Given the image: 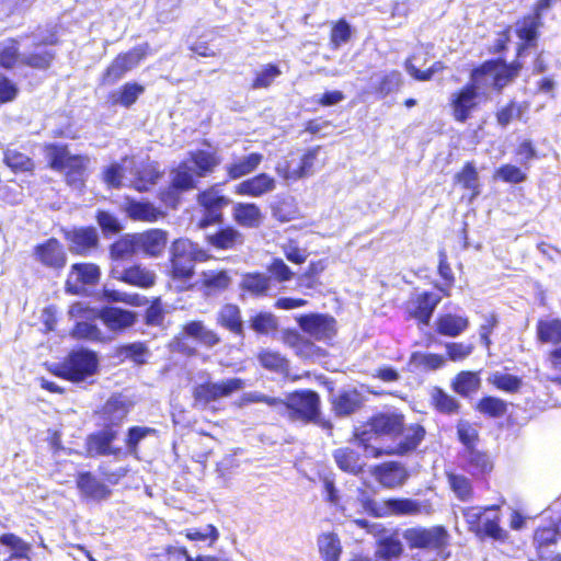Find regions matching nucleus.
<instances>
[{
  "instance_id": "nucleus-49",
  "label": "nucleus",
  "mask_w": 561,
  "mask_h": 561,
  "mask_svg": "<svg viewBox=\"0 0 561 561\" xmlns=\"http://www.w3.org/2000/svg\"><path fill=\"white\" fill-rule=\"evenodd\" d=\"M474 410L489 419H501L507 414L508 403L495 396H483L474 405Z\"/></svg>"
},
{
  "instance_id": "nucleus-27",
  "label": "nucleus",
  "mask_w": 561,
  "mask_h": 561,
  "mask_svg": "<svg viewBox=\"0 0 561 561\" xmlns=\"http://www.w3.org/2000/svg\"><path fill=\"white\" fill-rule=\"evenodd\" d=\"M111 274L116 280L139 288H150L156 284L157 279L154 272L141 264H133L123 270L113 267Z\"/></svg>"
},
{
  "instance_id": "nucleus-61",
  "label": "nucleus",
  "mask_w": 561,
  "mask_h": 561,
  "mask_svg": "<svg viewBox=\"0 0 561 561\" xmlns=\"http://www.w3.org/2000/svg\"><path fill=\"white\" fill-rule=\"evenodd\" d=\"M401 84V72L392 70L380 78L379 82L374 87L373 92L377 98L383 99L391 92L397 91Z\"/></svg>"
},
{
  "instance_id": "nucleus-37",
  "label": "nucleus",
  "mask_w": 561,
  "mask_h": 561,
  "mask_svg": "<svg viewBox=\"0 0 561 561\" xmlns=\"http://www.w3.org/2000/svg\"><path fill=\"white\" fill-rule=\"evenodd\" d=\"M319 147L308 149L301 157L299 165L293 168L289 161L276 165L277 174L285 180H298L308 175L314 164Z\"/></svg>"
},
{
  "instance_id": "nucleus-50",
  "label": "nucleus",
  "mask_w": 561,
  "mask_h": 561,
  "mask_svg": "<svg viewBox=\"0 0 561 561\" xmlns=\"http://www.w3.org/2000/svg\"><path fill=\"white\" fill-rule=\"evenodd\" d=\"M249 328L257 335L274 334L279 329L277 317L270 311H257L249 318Z\"/></svg>"
},
{
  "instance_id": "nucleus-33",
  "label": "nucleus",
  "mask_w": 561,
  "mask_h": 561,
  "mask_svg": "<svg viewBox=\"0 0 561 561\" xmlns=\"http://www.w3.org/2000/svg\"><path fill=\"white\" fill-rule=\"evenodd\" d=\"M137 251H141L150 257H158L164 251L168 243V233L162 229H149L142 233H134Z\"/></svg>"
},
{
  "instance_id": "nucleus-56",
  "label": "nucleus",
  "mask_w": 561,
  "mask_h": 561,
  "mask_svg": "<svg viewBox=\"0 0 561 561\" xmlns=\"http://www.w3.org/2000/svg\"><path fill=\"white\" fill-rule=\"evenodd\" d=\"M353 28L345 18H340L331 23L329 44L332 49H337L351 41Z\"/></svg>"
},
{
  "instance_id": "nucleus-34",
  "label": "nucleus",
  "mask_w": 561,
  "mask_h": 561,
  "mask_svg": "<svg viewBox=\"0 0 561 561\" xmlns=\"http://www.w3.org/2000/svg\"><path fill=\"white\" fill-rule=\"evenodd\" d=\"M387 516H415L432 512L431 502H419L409 497L386 499Z\"/></svg>"
},
{
  "instance_id": "nucleus-60",
  "label": "nucleus",
  "mask_w": 561,
  "mask_h": 561,
  "mask_svg": "<svg viewBox=\"0 0 561 561\" xmlns=\"http://www.w3.org/2000/svg\"><path fill=\"white\" fill-rule=\"evenodd\" d=\"M55 56V53L51 50H35L23 56L21 59V65L32 69L47 70L50 68Z\"/></svg>"
},
{
  "instance_id": "nucleus-15",
  "label": "nucleus",
  "mask_w": 561,
  "mask_h": 561,
  "mask_svg": "<svg viewBox=\"0 0 561 561\" xmlns=\"http://www.w3.org/2000/svg\"><path fill=\"white\" fill-rule=\"evenodd\" d=\"M32 256L39 266L55 273L61 272L68 262L64 244L55 237L35 244L32 250Z\"/></svg>"
},
{
  "instance_id": "nucleus-20",
  "label": "nucleus",
  "mask_w": 561,
  "mask_h": 561,
  "mask_svg": "<svg viewBox=\"0 0 561 561\" xmlns=\"http://www.w3.org/2000/svg\"><path fill=\"white\" fill-rule=\"evenodd\" d=\"M459 457L462 461L461 469L468 472L474 481L488 482L495 467L494 458L488 450L479 448L462 450Z\"/></svg>"
},
{
  "instance_id": "nucleus-48",
  "label": "nucleus",
  "mask_w": 561,
  "mask_h": 561,
  "mask_svg": "<svg viewBox=\"0 0 561 561\" xmlns=\"http://www.w3.org/2000/svg\"><path fill=\"white\" fill-rule=\"evenodd\" d=\"M135 234H125L116 239L108 247V255L112 262L121 263L131 259L137 253Z\"/></svg>"
},
{
  "instance_id": "nucleus-11",
  "label": "nucleus",
  "mask_w": 561,
  "mask_h": 561,
  "mask_svg": "<svg viewBox=\"0 0 561 561\" xmlns=\"http://www.w3.org/2000/svg\"><path fill=\"white\" fill-rule=\"evenodd\" d=\"M188 339L195 340L206 348H213L221 343L219 333L207 328L202 320H191L181 327L180 332L172 340L173 350L186 356H195L197 350L188 344Z\"/></svg>"
},
{
  "instance_id": "nucleus-14",
  "label": "nucleus",
  "mask_w": 561,
  "mask_h": 561,
  "mask_svg": "<svg viewBox=\"0 0 561 561\" xmlns=\"http://www.w3.org/2000/svg\"><path fill=\"white\" fill-rule=\"evenodd\" d=\"M170 174V182L159 190L158 199L162 206L174 210L180 206L183 193L197 187V181L193 180L183 165L172 168Z\"/></svg>"
},
{
  "instance_id": "nucleus-53",
  "label": "nucleus",
  "mask_w": 561,
  "mask_h": 561,
  "mask_svg": "<svg viewBox=\"0 0 561 561\" xmlns=\"http://www.w3.org/2000/svg\"><path fill=\"white\" fill-rule=\"evenodd\" d=\"M3 163L15 174L33 173L35 169L33 159L16 149L8 148L3 151Z\"/></svg>"
},
{
  "instance_id": "nucleus-13",
  "label": "nucleus",
  "mask_w": 561,
  "mask_h": 561,
  "mask_svg": "<svg viewBox=\"0 0 561 561\" xmlns=\"http://www.w3.org/2000/svg\"><path fill=\"white\" fill-rule=\"evenodd\" d=\"M196 203L202 211L197 226L204 229L224 221V209L230 198L221 192L219 184H213L197 193Z\"/></svg>"
},
{
  "instance_id": "nucleus-35",
  "label": "nucleus",
  "mask_w": 561,
  "mask_h": 561,
  "mask_svg": "<svg viewBox=\"0 0 561 561\" xmlns=\"http://www.w3.org/2000/svg\"><path fill=\"white\" fill-rule=\"evenodd\" d=\"M469 327L470 321L467 316L445 312L438 314L435 319L434 330L439 336L455 339L467 331Z\"/></svg>"
},
{
  "instance_id": "nucleus-52",
  "label": "nucleus",
  "mask_w": 561,
  "mask_h": 561,
  "mask_svg": "<svg viewBox=\"0 0 561 561\" xmlns=\"http://www.w3.org/2000/svg\"><path fill=\"white\" fill-rule=\"evenodd\" d=\"M431 405L437 412L448 415L456 414L460 410L459 401L438 386L431 390Z\"/></svg>"
},
{
  "instance_id": "nucleus-1",
  "label": "nucleus",
  "mask_w": 561,
  "mask_h": 561,
  "mask_svg": "<svg viewBox=\"0 0 561 561\" xmlns=\"http://www.w3.org/2000/svg\"><path fill=\"white\" fill-rule=\"evenodd\" d=\"M425 436L421 423H407L402 411L387 409L374 412L354 426L350 442L371 458L405 457L417 450Z\"/></svg>"
},
{
  "instance_id": "nucleus-24",
  "label": "nucleus",
  "mask_w": 561,
  "mask_h": 561,
  "mask_svg": "<svg viewBox=\"0 0 561 561\" xmlns=\"http://www.w3.org/2000/svg\"><path fill=\"white\" fill-rule=\"evenodd\" d=\"M123 213L133 221L156 222L163 219L167 213L148 199H136L125 196L122 207Z\"/></svg>"
},
{
  "instance_id": "nucleus-63",
  "label": "nucleus",
  "mask_w": 561,
  "mask_h": 561,
  "mask_svg": "<svg viewBox=\"0 0 561 561\" xmlns=\"http://www.w3.org/2000/svg\"><path fill=\"white\" fill-rule=\"evenodd\" d=\"M75 340L98 342L102 340V333L94 321H77L69 332Z\"/></svg>"
},
{
  "instance_id": "nucleus-5",
  "label": "nucleus",
  "mask_w": 561,
  "mask_h": 561,
  "mask_svg": "<svg viewBox=\"0 0 561 561\" xmlns=\"http://www.w3.org/2000/svg\"><path fill=\"white\" fill-rule=\"evenodd\" d=\"M47 167L64 175L68 185H83L90 159L85 154H71L67 144L48 142L43 146Z\"/></svg>"
},
{
  "instance_id": "nucleus-19",
  "label": "nucleus",
  "mask_w": 561,
  "mask_h": 561,
  "mask_svg": "<svg viewBox=\"0 0 561 561\" xmlns=\"http://www.w3.org/2000/svg\"><path fill=\"white\" fill-rule=\"evenodd\" d=\"M190 240L176 239L173 241L170 253L169 276L174 282L187 283L195 274V265L190 256Z\"/></svg>"
},
{
  "instance_id": "nucleus-54",
  "label": "nucleus",
  "mask_w": 561,
  "mask_h": 561,
  "mask_svg": "<svg viewBox=\"0 0 561 561\" xmlns=\"http://www.w3.org/2000/svg\"><path fill=\"white\" fill-rule=\"evenodd\" d=\"M128 404L122 400L119 394L111 396L100 410L101 417L106 421H112L116 414H118L116 422H111L118 426L128 413Z\"/></svg>"
},
{
  "instance_id": "nucleus-25",
  "label": "nucleus",
  "mask_w": 561,
  "mask_h": 561,
  "mask_svg": "<svg viewBox=\"0 0 561 561\" xmlns=\"http://www.w3.org/2000/svg\"><path fill=\"white\" fill-rule=\"evenodd\" d=\"M65 239L75 255H88L99 247L100 240L96 229L92 226L73 228L65 232Z\"/></svg>"
},
{
  "instance_id": "nucleus-41",
  "label": "nucleus",
  "mask_w": 561,
  "mask_h": 561,
  "mask_svg": "<svg viewBox=\"0 0 561 561\" xmlns=\"http://www.w3.org/2000/svg\"><path fill=\"white\" fill-rule=\"evenodd\" d=\"M263 154L251 152L242 158L233 159L226 165V175L229 181L238 180L253 173L262 163Z\"/></svg>"
},
{
  "instance_id": "nucleus-42",
  "label": "nucleus",
  "mask_w": 561,
  "mask_h": 561,
  "mask_svg": "<svg viewBox=\"0 0 561 561\" xmlns=\"http://www.w3.org/2000/svg\"><path fill=\"white\" fill-rule=\"evenodd\" d=\"M145 92V87L136 81H128L122 84L117 91L107 95V102L112 106L121 105L125 108L131 107L140 95Z\"/></svg>"
},
{
  "instance_id": "nucleus-45",
  "label": "nucleus",
  "mask_w": 561,
  "mask_h": 561,
  "mask_svg": "<svg viewBox=\"0 0 561 561\" xmlns=\"http://www.w3.org/2000/svg\"><path fill=\"white\" fill-rule=\"evenodd\" d=\"M536 339L540 344H561V319H538L536 322Z\"/></svg>"
},
{
  "instance_id": "nucleus-9",
  "label": "nucleus",
  "mask_w": 561,
  "mask_h": 561,
  "mask_svg": "<svg viewBox=\"0 0 561 561\" xmlns=\"http://www.w3.org/2000/svg\"><path fill=\"white\" fill-rule=\"evenodd\" d=\"M499 510L500 507L497 505L465 507L462 510V516L468 530L480 539L506 540L507 531L501 527Z\"/></svg>"
},
{
  "instance_id": "nucleus-6",
  "label": "nucleus",
  "mask_w": 561,
  "mask_h": 561,
  "mask_svg": "<svg viewBox=\"0 0 561 561\" xmlns=\"http://www.w3.org/2000/svg\"><path fill=\"white\" fill-rule=\"evenodd\" d=\"M100 360L95 351L79 347L69 351L57 363L47 364L46 369L55 377L79 383L98 374Z\"/></svg>"
},
{
  "instance_id": "nucleus-30",
  "label": "nucleus",
  "mask_w": 561,
  "mask_h": 561,
  "mask_svg": "<svg viewBox=\"0 0 561 561\" xmlns=\"http://www.w3.org/2000/svg\"><path fill=\"white\" fill-rule=\"evenodd\" d=\"M114 424H106L104 428L88 435L85 448L88 453L99 456L117 455L119 448H113L111 445L117 438V430Z\"/></svg>"
},
{
  "instance_id": "nucleus-18",
  "label": "nucleus",
  "mask_w": 561,
  "mask_h": 561,
  "mask_svg": "<svg viewBox=\"0 0 561 561\" xmlns=\"http://www.w3.org/2000/svg\"><path fill=\"white\" fill-rule=\"evenodd\" d=\"M440 301L442 296L432 291L413 295L404 306L405 319L414 320L420 327L428 325Z\"/></svg>"
},
{
  "instance_id": "nucleus-44",
  "label": "nucleus",
  "mask_w": 561,
  "mask_h": 561,
  "mask_svg": "<svg viewBox=\"0 0 561 561\" xmlns=\"http://www.w3.org/2000/svg\"><path fill=\"white\" fill-rule=\"evenodd\" d=\"M450 387L454 392L469 398L481 388L479 371L461 370L451 379Z\"/></svg>"
},
{
  "instance_id": "nucleus-59",
  "label": "nucleus",
  "mask_w": 561,
  "mask_h": 561,
  "mask_svg": "<svg viewBox=\"0 0 561 561\" xmlns=\"http://www.w3.org/2000/svg\"><path fill=\"white\" fill-rule=\"evenodd\" d=\"M489 382L497 390L506 393H517L522 386L523 379L516 375L495 373L489 378Z\"/></svg>"
},
{
  "instance_id": "nucleus-40",
  "label": "nucleus",
  "mask_w": 561,
  "mask_h": 561,
  "mask_svg": "<svg viewBox=\"0 0 561 561\" xmlns=\"http://www.w3.org/2000/svg\"><path fill=\"white\" fill-rule=\"evenodd\" d=\"M100 319L110 330L119 331L131 327L136 314L126 309L106 306L100 309Z\"/></svg>"
},
{
  "instance_id": "nucleus-47",
  "label": "nucleus",
  "mask_w": 561,
  "mask_h": 561,
  "mask_svg": "<svg viewBox=\"0 0 561 561\" xmlns=\"http://www.w3.org/2000/svg\"><path fill=\"white\" fill-rule=\"evenodd\" d=\"M317 543L322 561H340L343 547L337 534L333 531L320 534Z\"/></svg>"
},
{
  "instance_id": "nucleus-26",
  "label": "nucleus",
  "mask_w": 561,
  "mask_h": 561,
  "mask_svg": "<svg viewBox=\"0 0 561 561\" xmlns=\"http://www.w3.org/2000/svg\"><path fill=\"white\" fill-rule=\"evenodd\" d=\"M331 410L336 417H348L364 407V397L356 388L342 389L329 399Z\"/></svg>"
},
{
  "instance_id": "nucleus-3",
  "label": "nucleus",
  "mask_w": 561,
  "mask_h": 561,
  "mask_svg": "<svg viewBox=\"0 0 561 561\" xmlns=\"http://www.w3.org/2000/svg\"><path fill=\"white\" fill-rule=\"evenodd\" d=\"M416 561H446L450 558V535L444 525L414 526L402 533Z\"/></svg>"
},
{
  "instance_id": "nucleus-62",
  "label": "nucleus",
  "mask_w": 561,
  "mask_h": 561,
  "mask_svg": "<svg viewBox=\"0 0 561 561\" xmlns=\"http://www.w3.org/2000/svg\"><path fill=\"white\" fill-rule=\"evenodd\" d=\"M282 75V70L276 64H266L259 71L255 72L251 88L267 89L272 85L274 80Z\"/></svg>"
},
{
  "instance_id": "nucleus-39",
  "label": "nucleus",
  "mask_w": 561,
  "mask_h": 561,
  "mask_svg": "<svg viewBox=\"0 0 561 561\" xmlns=\"http://www.w3.org/2000/svg\"><path fill=\"white\" fill-rule=\"evenodd\" d=\"M231 285V277L226 270L203 271L199 279V289L206 296L216 295L227 290Z\"/></svg>"
},
{
  "instance_id": "nucleus-4",
  "label": "nucleus",
  "mask_w": 561,
  "mask_h": 561,
  "mask_svg": "<svg viewBox=\"0 0 561 561\" xmlns=\"http://www.w3.org/2000/svg\"><path fill=\"white\" fill-rule=\"evenodd\" d=\"M285 409L284 415L291 423L304 425L313 424L328 436H332L334 424L331 419L322 415L320 394L313 389H296L288 392L280 404Z\"/></svg>"
},
{
  "instance_id": "nucleus-23",
  "label": "nucleus",
  "mask_w": 561,
  "mask_h": 561,
  "mask_svg": "<svg viewBox=\"0 0 561 561\" xmlns=\"http://www.w3.org/2000/svg\"><path fill=\"white\" fill-rule=\"evenodd\" d=\"M371 476L382 488L393 490L402 486L410 473L400 461L389 460L375 465L371 468Z\"/></svg>"
},
{
  "instance_id": "nucleus-12",
  "label": "nucleus",
  "mask_w": 561,
  "mask_h": 561,
  "mask_svg": "<svg viewBox=\"0 0 561 561\" xmlns=\"http://www.w3.org/2000/svg\"><path fill=\"white\" fill-rule=\"evenodd\" d=\"M150 54L151 49L148 43H142L127 51L117 54L102 71L100 85L106 87L116 84Z\"/></svg>"
},
{
  "instance_id": "nucleus-22",
  "label": "nucleus",
  "mask_w": 561,
  "mask_h": 561,
  "mask_svg": "<svg viewBox=\"0 0 561 561\" xmlns=\"http://www.w3.org/2000/svg\"><path fill=\"white\" fill-rule=\"evenodd\" d=\"M515 34L519 39L516 46V57H522L528 48L536 47L543 21L535 14L527 13L515 23Z\"/></svg>"
},
{
  "instance_id": "nucleus-8",
  "label": "nucleus",
  "mask_w": 561,
  "mask_h": 561,
  "mask_svg": "<svg viewBox=\"0 0 561 561\" xmlns=\"http://www.w3.org/2000/svg\"><path fill=\"white\" fill-rule=\"evenodd\" d=\"M98 472L100 478L88 470L78 471L76 474V486L85 500H107L112 495V486L117 485L126 476L125 469L112 470L106 463H101Z\"/></svg>"
},
{
  "instance_id": "nucleus-36",
  "label": "nucleus",
  "mask_w": 561,
  "mask_h": 561,
  "mask_svg": "<svg viewBox=\"0 0 561 561\" xmlns=\"http://www.w3.org/2000/svg\"><path fill=\"white\" fill-rule=\"evenodd\" d=\"M332 457L337 468L345 473L359 476L365 471L366 463L362 455L352 447H339L333 450Z\"/></svg>"
},
{
  "instance_id": "nucleus-7",
  "label": "nucleus",
  "mask_w": 561,
  "mask_h": 561,
  "mask_svg": "<svg viewBox=\"0 0 561 561\" xmlns=\"http://www.w3.org/2000/svg\"><path fill=\"white\" fill-rule=\"evenodd\" d=\"M266 271L268 275L260 271L242 274L239 282L241 295L256 299L268 297L272 290V280L286 283L294 277V272L280 257L272 259Z\"/></svg>"
},
{
  "instance_id": "nucleus-46",
  "label": "nucleus",
  "mask_w": 561,
  "mask_h": 561,
  "mask_svg": "<svg viewBox=\"0 0 561 561\" xmlns=\"http://www.w3.org/2000/svg\"><path fill=\"white\" fill-rule=\"evenodd\" d=\"M449 489L460 502H470L474 497V489L470 478L454 471L446 472Z\"/></svg>"
},
{
  "instance_id": "nucleus-31",
  "label": "nucleus",
  "mask_w": 561,
  "mask_h": 561,
  "mask_svg": "<svg viewBox=\"0 0 561 561\" xmlns=\"http://www.w3.org/2000/svg\"><path fill=\"white\" fill-rule=\"evenodd\" d=\"M164 172L156 161L140 163L130 181V187L138 193H147L163 178Z\"/></svg>"
},
{
  "instance_id": "nucleus-38",
  "label": "nucleus",
  "mask_w": 561,
  "mask_h": 561,
  "mask_svg": "<svg viewBox=\"0 0 561 561\" xmlns=\"http://www.w3.org/2000/svg\"><path fill=\"white\" fill-rule=\"evenodd\" d=\"M233 221L243 228H259L263 222V213L259 205L250 202H239L232 207Z\"/></svg>"
},
{
  "instance_id": "nucleus-55",
  "label": "nucleus",
  "mask_w": 561,
  "mask_h": 561,
  "mask_svg": "<svg viewBox=\"0 0 561 561\" xmlns=\"http://www.w3.org/2000/svg\"><path fill=\"white\" fill-rule=\"evenodd\" d=\"M328 266L327 259L311 261L306 271L298 277V287L305 289H314L321 282L319 276L325 271Z\"/></svg>"
},
{
  "instance_id": "nucleus-17",
  "label": "nucleus",
  "mask_w": 561,
  "mask_h": 561,
  "mask_svg": "<svg viewBox=\"0 0 561 561\" xmlns=\"http://www.w3.org/2000/svg\"><path fill=\"white\" fill-rule=\"evenodd\" d=\"M101 278L98 264L91 262L73 263L65 282V291L70 295H82L90 286H95Z\"/></svg>"
},
{
  "instance_id": "nucleus-29",
  "label": "nucleus",
  "mask_w": 561,
  "mask_h": 561,
  "mask_svg": "<svg viewBox=\"0 0 561 561\" xmlns=\"http://www.w3.org/2000/svg\"><path fill=\"white\" fill-rule=\"evenodd\" d=\"M216 323L233 336L244 339L245 328L241 308L234 302H225L216 313Z\"/></svg>"
},
{
  "instance_id": "nucleus-10",
  "label": "nucleus",
  "mask_w": 561,
  "mask_h": 561,
  "mask_svg": "<svg viewBox=\"0 0 561 561\" xmlns=\"http://www.w3.org/2000/svg\"><path fill=\"white\" fill-rule=\"evenodd\" d=\"M244 380L238 377L214 381L207 378L192 387L191 394L193 407L211 409L217 411L214 404L221 399L231 397L234 392L244 388Z\"/></svg>"
},
{
  "instance_id": "nucleus-51",
  "label": "nucleus",
  "mask_w": 561,
  "mask_h": 561,
  "mask_svg": "<svg viewBox=\"0 0 561 561\" xmlns=\"http://www.w3.org/2000/svg\"><path fill=\"white\" fill-rule=\"evenodd\" d=\"M454 181L461 188L470 191L472 197L479 195V173L472 161H467L461 169L455 174Z\"/></svg>"
},
{
  "instance_id": "nucleus-2",
  "label": "nucleus",
  "mask_w": 561,
  "mask_h": 561,
  "mask_svg": "<svg viewBox=\"0 0 561 561\" xmlns=\"http://www.w3.org/2000/svg\"><path fill=\"white\" fill-rule=\"evenodd\" d=\"M523 62L514 59L506 62L503 58H491L474 66L469 73V81L455 90L449 98L450 115L457 123L468 122L480 110L485 85V77L491 75L492 89L501 93L520 73Z\"/></svg>"
},
{
  "instance_id": "nucleus-16",
  "label": "nucleus",
  "mask_w": 561,
  "mask_h": 561,
  "mask_svg": "<svg viewBox=\"0 0 561 561\" xmlns=\"http://www.w3.org/2000/svg\"><path fill=\"white\" fill-rule=\"evenodd\" d=\"M296 322L305 334L314 341H331L337 333L335 318L328 313L310 312L300 314Z\"/></svg>"
},
{
  "instance_id": "nucleus-64",
  "label": "nucleus",
  "mask_w": 561,
  "mask_h": 561,
  "mask_svg": "<svg viewBox=\"0 0 561 561\" xmlns=\"http://www.w3.org/2000/svg\"><path fill=\"white\" fill-rule=\"evenodd\" d=\"M457 438L463 446L462 450L478 448L480 442L479 431L468 422H459L456 426Z\"/></svg>"
},
{
  "instance_id": "nucleus-43",
  "label": "nucleus",
  "mask_w": 561,
  "mask_h": 561,
  "mask_svg": "<svg viewBox=\"0 0 561 561\" xmlns=\"http://www.w3.org/2000/svg\"><path fill=\"white\" fill-rule=\"evenodd\" d=\"M256 358L265 370L283 377L289 375V360L279 351L263 348L257 353Z\"/></svg>"
},
{
  "instance_id": "nucleus-57",
  "label": "nucleus",
  "mask_w": 561,
  "mask_h": 561,
  "mask_svg": "<svg viewBox=\"0 0 561 561\" xmlns=\"http://www.w3.org/2000/svg\"><path fill=\"white\" fill-rule=\"evenodd\" d=\"M20 43L15 37H9L3 45H0V67L7 70L21 65Z\"/></svg>"
},
{
  "instance_id": "nucleus-32",
  "label": "nucleus",
  "mask_w": 561,
  "mask_h": 561,
  "mask_svg": "<svg viewBox=\"0 0 561 561\" xmlns=\"http://www.w3.org/2000/svg\"><path fill=\"white\" fill-rule=\"evenodd\" d=\"M276 187V181L265 172L257 173L239 182L233 187L234 194L239 196L261 197Z\"/></svg>"
},
{
  "instance_id": "nucleus-28",
  "label": "nucleus",
  "mask_w": 561,
  "mask_h": 561,
  "mask_svg": "<svg viewBox=\"0 0 561 561\" xmlns=\"http://www.w3.org/2000/svg\"><path fill=\"white\" fill-rule=\"evenodd\" d=\"M205 242L209 248L217 251H232L243 245L244 236L236 227L226 225L207 234Z\"/></svg>"
},
{
  "instance_id": "nucleus-21",
  "label": "nucleus",
  "mask_w": 561,
  "mask_h": 561,
  "mask_svg": "<svg viewBox=\"0 0 561 561\" xmlns=\"http://www.w3.org/2000/svg\"><path fill=\"white\" fill-rule=\"evenodd\" d=\"M220 156L216 150L196 149L188 152L187 161H181L176 167H185L193 180L209 176L220 164Z\"/></svg>"
},
{
  "instance_id": "nucleus-58",
  "label": "nucleus",
  "mask_w": 561,
  "mask_h": 561,
  "mask_svg": "<svg viewBox=\"0 0 561 561\" xmlns=\"http://www.w3.org/2000/svg\"><path fill=\"white\" fill-rule=\"evenodd\" d=\"M437 273L444 282L443 286L438 287V289L443 297H449L451 295L450 290L455 285L456 278L448 262V256L445 250L438 251Z\"/></svg>"
}]
</instances>
